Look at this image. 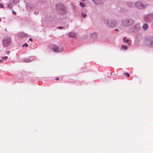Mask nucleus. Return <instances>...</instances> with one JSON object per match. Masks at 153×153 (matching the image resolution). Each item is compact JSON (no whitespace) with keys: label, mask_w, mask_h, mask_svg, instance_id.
Masks as SVG:
<instances>
[{"label":"nucleus","mask_w":153,"mask_h":153,"mask_svg":"<svg viewBox=\"0 0 153 153\" xmlns=\"http://www.w3.org/2000/svg\"><path fill=\"white\" fill-rule=\"evenodd\" d=\"M28 36V34L26 33H19L18 35V37L19 38H20L22 37H26Z\"/></svg>","instance_id":"nucleus-12"},{"label":"nucleus","mask_w":153,"mask_h":153,"mask_svg":"<svg viewBox=\"0 0 153 153\" xmlns=\"http://www.w3.org/2000/svg\"><path fill=\"white\" fill-rule=\"evenodd\" d=\"M26 7L27 10L29 11L31 9L34 8L35 5L33 4L27 3L26 4Z\"/></svg>","instance_id":"nucleus-10"},{"label":"nucleus","mask_w":153,"mask_h":153,"mask_svg":"<svg viewBox=\"0 0 153 153\" xmlns=\"http://www.w3.org/2000/svg\"><path fill=\"white\" fill-rule=\"evenodd\" d=\"M3 57H6V58H7V57H8L7 56H4Z\"/></svg>","instance_id":"nucleus-33"},{"label":"nucleus","mask_w":153,"mask_h":153,"mask_svg":"<svg viewBox=\"0 0 153 153\" xmlns=\"http://www.w3.org/2000/svg\"><path fill=\"white\" fill-rule=\"evenodd\" d=\"M88 38V36L87 35H85L83 36V38L85 39H87Z\"/></svg>","instance_id":"nucleus-24"},{"label":"nucleus","mask_w":153,"mask_h":153,"mask_svg":"<svg viewBox=\"0 0 153 153\" xmlns=\"http://www.w3.org/2000/svg\"><path fill=\"white\" fill-rule=\"evenodd\" d=\"M34 13L36 15L38 14V12L37 11L34 12Z\"/></svg>","instance_id":"nucleus-29"},{"label":"nucleus","mask_w":153,"mask_h":153,"mask_svg":"<svg viewBox=\"0 0 153 153\" xmlns=\"http://www.w3.org/2000/svg\"><path fill=\"white\" fill-rule=\"evenodd\" d=\"M126 5L131 8H132L134 7V3L133 2H128L127 3Z\"/></svg>","instance_id":"nucleus-15"},{"label":"nucleus","mask_w":153,"mask_h":153,"mask_svg":"<svg viewBox=\"0 0 153 153\" xmlns=\"http://www.w3.org/2000/svg\"><path fill=\"white\" fill-rule=\"evenodd\" d=\"M46 0H39V2L42 4H44Z\"/></svg>","instance_id":"nucleus-25"},{"label":"nucleus","mask_w":153,"mask_h":153,"mask_svg":"<svg viewBox=\"0 0 153 153\" xmlns=\"http://www.w3.org/2000/svg\"><path fill=\"white\" fill-rule=\"evenodd\" d=\"M28 46V45L26 43H25L23 45H22V47H24L25 46L26 47H27Z\"/></svg>","instance_id":"nucleus-27"},{"label":"nucleus","mask_w":153,"mask_h":153,"mask_svg":"<svg viewBox=\"0 0 153 153\" xmlns=\"http://www.w3.org/2000/svg\"><path fill=\"white\" fill-rule=\"evenodd\" d=\"M68 25H67L66 26H64V27L58 26V28L59 29H65L68 27Z\"/></svg>","instance_id":"nucleus-20"},{"label":"nucleus","mask_w":153,"mask_h":153,"mask_svg":"<svg viewBox=\"0 0 153 153\" xmlns=\"http://www.w3.org/2000/svg\"><path fill=\"white\" fill-rule=\"evenodd\" d=\"M6 53H7V54H9L10 53V51H7L6 52Z\"/></svg>","instance_id":"nucleus-32"},{"label":"nucleus","mask_w":153,"mask_h":153,"mask_svg":"<svg viewBox=\"0 0 153 153\" xmlns=\"http://www.w3.org/2000/svg\"><path fill=\"white\" fill-rule=\"evenodd\" d=\"M115 30L116 31H118V30L117 29H116Z\"/></svg>","instance_id":"nucleus-34"},{"label":"nucleus","mask_w":153,"mask_h":153,"mask_svg":"<svg viewBox=\"0 0 153 153\" xmlns=\"http://www.w3.org/2000/svg\"><path fill=\"white\" fill-rule=\"evenodd\" d=\"M133 30L134 31H137L140 29V27L139 24H136L133 26Z\"/></svg>","instance_id":"nucleus-14"},{"label":"nucleus","mask_w":153,"mask_h":153,"mask_svg":"<svg viewBox=\"0 0 153 153\" xmlns=\"http://www.w3.org/2000/svg\"><path fill=\"white\" fill-rule=\"evenodd\" d=\"M123 40L124 42L128 43V45H129V43H128L129 41V40L128 39H126V37H124L123 38Z\"/></svg>","instance_id":"nucleus-21"},{"label":"nucleus","mask_w":153,"mask_h":153,"mask_svg":"<svg viewBox=\"0 0 153 153\" xmlns=\"http://www.w3.org/2000/svg\"><path fill=\"white\" fill-rule=\"evenodd\" d=\"M69 37L74 38L76 36V34L74 32H71L68 34Z\"/></svg>","instance_id":"nucleus-16"},{"label":"nucleus","mask_w":153,"mask_h":153,"mask_svg":"<svg viewBox=\"0 0 153 153\" xmlns=\"http://www.w3.org/2000/svg\"><path fill=\"white\" fill-rule=\"evenodd\" d=\"M82 1H85V0H82Z\"/></svg>","instance_id":"nucleus-35"},{"label":"nucleus","mask_w":153,"mask_h":153,"mask_svg":"<svg viewBox=\"0 0 153 153\" xmlns=\"http://www.w3.org/2000/svg\"><path fill=\"white\" fill-rule=\"evenodd\" d=\"M19 0H10L9 3L8 4L7 8L11 9L12 8V5L16 3H18Z\"/></svg>","instance_id":"nucleus-8"},{"label":"nucleus","mask_w":153,"mask_h":153,"mask_svg":"<svg viewBox=\"0 0 153 153\" xmlns=\"http://www.w3.org/2000/svg\"><path fill=\"white\" fill-rule=\"evenodd\" d=\"M82 16L84 18H85L87 16V15L85 14H84L83 13H81Z\"/></svg>","instance_id":"nucleus-26"},{"label":"nucleus","mask_w":153,"mask_h":153,"mask_svg":"<svg viewBox=\"0 0 153 153\" xmlns=\"http://www.w3.org/2000/svg\"><path fill=\"white\" fill-rule=\"evenodd\" d=\"M79 5L82 7H84L85 6V4L82 2H80V3Z\"/></svg>","instance_id":"nucleus-23"},{"label":"nucleus","mask_w":153,"mask_h":153,"mask_svg":"<svg viewBox=\"0 0 153 153\" xmlns=\"http://www.w3.org/2000/svg\"><path fill=\"white\" fill-rule=\"evenodd\" d=\"M53 51L55 53H58L62 51V47H59L56 45H54L52 48Z\"/></svg>","instance_id":"nucleus-9"},{"label":"nucleus","mask_w":153,"mask_h":153,"mask_svg":"<svg viewBox=\"0 0 153 153\" xmlns=\"http://www.w3.org/2000/svg\"><path fill=\"white\" fill-rule=\"evenodd\" d=\"M122 25L124 27L131 26L134 23V21L132 19L126 18L123 19L121 21Z\"/></svg>","instance_id":"nucleus-1"},{"label":"nucleus","mask_w":153,"mask_h":153,"mask_svg":"<svg viewBox=\"0 0 153 153\" xmlns=\"http://www.w3.org/2000/svg\"><path fill=\"white\" fill-rule=\"evenodd\" d=\"M56 8L58 12L60 14L66 13L67 10L64 4L61 3H59L56 4Z\"/></svg>","instance_id":"nucleus-2"},{"label":"nucleus","mask_w":153,"mask_h":153,"mask_svg":"<svg viewBox=\"0 0 153 153\" xmlns=\"http://www.w3.org/2000/svg\"><path fill=\"white\" fill-rule=\"evenodd\" d=\"M91 38L95 40L97 37L98 34L94 32L91 33L90 35Z\"/></svg>","instance_id":"nucleus-13"},{"label":"nucleus","mask_w":153,"mask_h":153,"mask_svg":"<svg viewBox=\"0 0 153 153\" xmlns=\"http://www.w3.org/2000/svg\"><path fill=\"white\" fill-rule=\"evenodd\" d=\"M148 25L146 24H145L143 26V30H146L148 28Z\"/></svg>","instance_id":"nucleus-19"},{"label":"nucleus","mask_w":153,"mask_h":153,"mask_svg":"<svg viewBox=\"0 0 153 153\" xmlns=\"http://www.w3.org/2000/svg\"><path fill=\"white\" fill-rule=\"evenodd\" d=\"M104 22L108 26L110 27H114L117 24V22L116 20H111L109 19H105L104 20Z\"/></svg>","instance_id":"nucleus-3"},{"label":"nucleus","mask_w":153,"mask_h":153,"mask_svg":"<svg viewBox=\"0 0 153 153\" xmlns=\"http://www.w3.org/2000/svg\"><path fill=\"white\" fill-rule=\"evenodd\" d=\"M128 47L127 45H122L120 48L121 51H124L128 49Z\"/></svg>","instance_id":"nucleus-17"},{"label":"nucleus","mask_w":153,"mask_h":153,"mask_svg":"<svg viewBox=\"0 0 153 153\" xmlns=\"http://www.w3.org/2000/svg\"><path fill=\"white\" fill-rule=\"evenodd\" d=\"M13 14H14L15 15L16 14V12H15L14 11H13Z\"/></svg>","instance_id":"nucleus-31"},{"label":"nucleus","mask_w":153,"mask_h":153,"mask_svg":"<svg viewBox=\"0 0 153 153\" xmlns=\"http://www.w3.org/2000/svg\"><path fill=\"white\" fill-rule=\"evenodd\" d=\"M0 7L1 8H3L4 7V5L2 4H0Z\"/></svg>","instance_id":"nucleus-28"},{"label":"nucleus","mask_w":153,"mask_h":153,"mask_svg":"<svg viewBox=\"0 0 153 153\" xmlns=\"http://www.w3.org/2000/svg\"><path fill=\"white\" fill-rule=\"evenodd\" d=\"M29 40L30 42H32L33 41V39L31 38H29Z\"/></svg>","instance_id":"nucleus-30"},{"label":"nucleus","mask_w":153,"mask_h":153,"mask_svg":"<svg viewBox=\"0 0 153 153\" xmlns=\"http://www.w3.org/2000/svg\"><path fill=\"white\" fill-rule=\"evenodd\" d=\"M141 37V36L140 34H137L135 36V38L137 39H139Z\"/></svg>","instance_id":"nucleus-22"},{"label":"nucleus","mask_w":153,"mask_h":153,"mask_svg":"<svg viewBox=\"0 0 153 153\" xmlns=\"http://www.w3.org/2000/svg\"><path fill=\"white\" fill-rule=\"evenodd\" d=\"M10 38L8 37H6L3 39L2 44L4 47H7L11 44Z\"/></svg>","instance_id":"nucleus-6"},{"label":"nucleus","mask_w":153,"mask_h":153,"mask_svg":"<svg viewBox=\"0 0 153 153\" xmlns=\"http://www.w3.org/2000/svg\"><path fill=\"white\" fill-rule=\"evenodd\" d=\"M53 20V18L52 17H49L48 18H46L45 20L48 21H51Z\"/></svg>","instance_id":"nucleus-18"},{"label":"nucleus","mask_w":153,"mask_h":153,"mask_svg":"<svg viewBox=\"0 0 153 153\" xmlns=\"http://www.w3.org/2000/svg\"><path fill=\"white\" fill-rule=\"evenodd\" d=\"M96 5L102 4L104 2V0H91Z\"/></svg>","instance_id":"nucleus-11"},{"label":"nucleus","mask_w":153,"mask_h":153,"mask_svg":"<svg viewBox=\"0 0 153 153\" xmlns=\"http://www.w3.org/2000/svg\"><path fill=\"white\" fill-rule=\"evenodd\" d=\"M143 19L145 22H151L153 21V16L151 14L146 15L143 17Z\"/></svg>","instance_id":"nucleus-7"},{"label":"nucleus","mask_w":153,"mask_h":153,"mask_svg":"<svg viewBox=\"0 0 153 153\" xmlns=\"http://www.w3.org/2000/svg\"><path fill=\"white\" fill-rule=\"evenodd\" d=\"M145 45L149 48H152L153 47V36H149L146 39Z\"/></svg>","instance_id":"nucleus-4"},{"label":"nucleus","mask_w":153,"mask_h":153,"mask_svg":"<svg viewBox=\"0 0 153 153\" xmlns=\"http://www.w3.org/2000/svg\"><path fill=\"white\" fill-rule=\"evenodd\" d=\"M146 4L144 1H139L135 3L134 6L137 8L142 10L145 9L146 7Z\"/></svg>","instance_id":"nucleus-5"}]
</instances>
